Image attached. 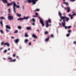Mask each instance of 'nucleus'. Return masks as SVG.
Instances as JSON below:
<instances>
[{"label":"nucleus","mask_w":76,"mask_h":76,"mask_svg":"<svg viewBox=\"0 0 76 76\" xmlns=\"http://www.w3.org/2000/svg\"><path fill=\"white\" fill-rule=\"evenodd\" d=\"M58 13H59V16H60V18H61V19H62L63 20H64L65 19H66V21H68V20H69V18L68 17H66V16H64L62 17L61 15V13L60 12L58 11Z\"/></svg>","instance_id":"1"},{"label":"nucleus","mask_w":76,"mask_h":76,"mask_svg":"<svg viewBox=\"0 0 76 76\" xmlns=\"http://www.w3.org/2000/svg\"><path fill=\"white\" fill-rule=\"evenodd\" d=\"M48 23H51V19L49 18L48 20L46 21V28H48L49 26H50L51 25V24H49Z\"/></svg>","instance_id":"2"},{"label":"nucleus","mask_w":76,"mask_h":76,"mask_svg":"<svg viewBox=\"0 0 76 76\" xmlns=\"http://www.w3.org/2000/svg\"><path fill=\"white\" fill-rule=\"evenodd\" d=\"M15 7H16L17 8H19L20 6L19 5H17L15 3V2H14V5L13 6V9L14 12L15 13H16V9H15Z\"/></svg>","instance_id":"3"},{"label":"nucleus","mask_w":76,"mask_h":76,"mask_svg":"<svg viewBox=\"0 0 76 76\" xmlns=\"http://www.w3.org/2000/svg\"><path fill=\"white\" fill-rule=\"evenodd\" d=\"M28 3H33V4H36V2L38 1V0H27Z\"/></svg>","instance_id":"4"},{"label":"nucleus","mask_w":76,"mask_h":76,"mask_svg":"<svg viewBox=\"0 0 76 76\" xmlns=\"http://www.w3.org/2000/svg\"><path fill=\"white\" fill-rule=\"evenodd\" d=\"M29 19V17L27 16V17H24V18H20L18 19V20H23V19H25L26 20H27Z\"/></svg>","instance_id":"5"},{"label":"nucleus","mask_w":76,"mask_h":76,"mask_svg":"<svg viewBox=\"0 0 76 76\" xmlns=\"http://www.w3.org/2000/svg\"><path fill=\"white\" fill-rule=\"evenodd\" d=\"M39 19L40 23H41L42 25V26H44V21L41 18H40V17H39Z\"/></svg>","instance_id":"6"},{"label":"nucleus","mask_w":76,"mask_h":76,"mask_svg":"<svg viewBox=\"0 0 76 76\" xmlns=\"http://www.w3.org/2000/svg\"><path fill=\"white\" fill-rule=\"evenodd\" d=\"M63 22H62V24L63 27H65V29H67V27L66 26H65V25H66V22H65V20H63Z\"/></svg>","instance_id":"7"},{"label":"nucleus","mask_w":76,"mask_h":76,"mask_svg":"<svg viewBox=\"0 0 76 76\" xmlns=\"http://www.w3.org/2000/svg\"><path fill=\"white\" fill-rule=\"evenodd\" d=\"M66 9H67V13H69L70 12V7H65L64 10H66Z\"/></svg>","instance_id":"8"},{"label":"nucleus","mask_w":76,"mask_h":76,"mask_svg":"<svg viewBox=\"0 0 76 76\" xmlns=\"http://www.w3.org/2000/svg\"><path fill=\"white\" fill-rule=\"evenodd\" d=\"M8 59L11 60L9 61V62H15V61H16V59H14L13 60H12V58H8Z\"/></svg>","instance_id":"9"},{"label":"nucleus","mask_w":76,"mask_h":76,"mask_svg":"<svg viewBox=\"0 0 76 76\" xmlns=\"http://www.w3.org/2000/svg\"><path fill=\"white\" fill-rule=\"evenodd\" d=\"M8 18L10 20H13V17L12 16H9L8 17Z\"/></svg>","instance_id":"10"},{"label":"nucleus","mask_w":76,"mask_h":76,"mask_svg":"<svg viewBox=\"0 0 76 76\" xmlns=\"http://www.w3.org/2000/svg\"><path fill=\"white\" fill-rule=\"evenodd\" d=\"M14 2H15L14 1L12 2L10 4L9 3H8L7 4V6H10V5H12V4H13V6L14 5Z\"/></svg>","instance_id":"11"},{"label":"nucleus","mask_w":76,"mask_h":76,"mask_svg":"<svg viewBox=\"0 0 76 76\" xmlns=\"http://www.w3.org/2000/svg\"><path fill=\"white\" fill-rule=\"evenodd\" d=\"M4 45H7V47H9L10 46V45H9V44L8 42L5 43L4 44Z\"/></svg>","instance_id":"12"},{"label":"nucleus","mask_w":76,"mask_h":76,"mask_svg":"<svg viewBox=\"0 0 76 76\" xmlns=\"http://www.w3.org/2000/svg\"><path fill=\"white\" fill-rule=\"evenodd\" d=\"M32 37L35 39H37V37L34 34H33L32 35Z\"/></svg>","instance_id":"13"},{"label":"nucleus","mask_w":76,"mask_h":76,"mask_svg":"<svg viewBox=\"0 0 76 76\" xmlns=\"http://www.w3.org/2000/svg\"><path fill=\"white\" fill-rule=\"evenodd\" d=\"M68 16L69 17H70L71 19H73V16H74L73 15V14L72 15L70 14H69Z\"/></svg>","instance_id":"14"},{"label":"nucleus","mask_w":76,"mask_h":76,"mask_svg":"<svg viewBox=\"0 0 76 76\" xmlns=\"http://www.w3.org/2000/svg\"><path fill=\"white\" fill-rule=\"evenodd\" d=\"M50 39V37H48V38H46L45 40V41L46 42H48L49 41V39Z\"/></svg>","instance_id":"15"},{"label":"nucleus","mask_w":76,"mask_h":76,"mask_svg":"<svg viewBox=\"0 0 76 76\" xmlns=\"http://www.w3.org/2000/svg\"><path fill=\"white\" fill-rule=\"evenodd\" d=\"M27 30L28 31L29 30H32V28L31 27H26Z\"/></svg>","instance_id":"16"},{"label":"nucleus","mask_w":76,"mask_h":76,"mask_svg":"<svg viewBox=\"0 0 76 76\" xmlns=\"http://www.w3.org/2000/svg\"><path fill=\"white\" fill-rule=\"evenodd\" d=\"M2 2L4 3H7V0H2Z\"/></svg>","instance_id":"17"},{"label":"nucleus","mask_w":76,"mask_h":76,"mask_svg":"<svg viewBox=\"0 0 76 76\" xmlns=\"http://www.w3.org/2000/svg\"><path fill=\"white\" fill-rule=\"evenodd\" d=\"M19 39H17L15 40V42L16 44H17V43H18V42H19Z\"/></svg>","instance_id":"18"},{"label":"nucleus","mask_w":76,"mask_h":76,"mask_svg":"<svg viewBox=\"0 0 76 76\" xmlns=\"http://www.w3.org/2000/svg\"><path fill=\"white\" fill-rule=\"evenodd\" d=\"M6 28H7L6 29H10L11 28H10V27L8 26V25H6Z\"/></svg>","instance_id":"19"},{"label":"nucleus","mask_w":76,"mask_h":76,"mask_svg":"<svg viewBox=\"0 0 76 76\" xmlns=\"http://www.w3.org/2000/svg\"><path fill=\"white\" fill-rule=\"evenodd\" d=\"M0 23L1 25V27H3V22L2 21H0Z\"/></svg>","instance_id":"20"},{"label":"nucleus","mask_w":76,"mask_h":76,"mask_svg":"<svg viewBox=\"0 0 76 76\" xmlns=\"http://www.w3.org/2000/svg\"><path fill=\"white\" fill-rule=\"evenodd\" d=\"M63 4H66V6H68V5H69V4L67 2H64Z\"/></svg>","instance_id":"21"},{"label":"nucleus","mask_w":76,"mask_h":76,"mask_svg":"<svg viewBox=\"0 0 76 76\" xmlns=\"http://www.w3.org/2000/svg\"><path fill=\"white\" fill-rule=\"evenodd\" d=\"M16 15L17 16H18V17H20V16H21V15L19 14L18 13L16 14Z\"/></svg>","instance_id":"22"},{"label":"nucleus","mask_w":76,"mask_h":76,"mask_svg":"<svg viewBox=\"0 0 76 76\" xmlns=\"http://www.w3.org/2000/svg\"><path fill=\"white\" fill-rule=\"evenodd\" d=\"M39 9H37L35 10L34 12H39Z\"/></svg>","instance_id":"23"},{"label":"nucleus","mask_w":76,"mask_h":76,"mask_svg":"<svg viewBox=\"0 0 76 76\" xmlns=\"http://www.w3.org/2000/svg\"><path fill=\"white\" fill-rule=\"evenodd\" d=\"M28 40L26 39L24 41V42L25 43H26L27 42H28Z\"/></svg>","instance_id":"24"},{"label":"nucleus","mask_w":76,"mask_h":76,"mask_svg":"<svg viewBox=\"0 0 76 76\" xmlns=\"http://www.w3.org/2000/svg\"><path fill=\"white\" fill-rule=\"evenodd\" d=\"M18 28L19 29H22V27L20 26H18Z\"/></svg>","instance_id":"25"},{"label":"nucleus","mask_w":76,"mask_h":76,"mask_svg":"<svg viewBox=\"0 0 76 76\" xmlns=\"http://www.w3.org/2000/svg\"><path fill=\"white\" fill-rule=\"evenodd\" d=\"M31 21H33L34 22H35V20H34V18H33L32 20H31Z\"/></svg>","instance_id":"26"},{"label":"nucleus","mask_w":76,"mask_h":76,"mask_svg":"<svg viewBox=\"0 0 76 76\" xmlns=\"http://www.w3.org/2000/svg\"><path fill=\"white\" fill-rule=\"evenodd\" d=\"M48 31H45V34H46V35H47V34H48Z\"/></svg>","instance_id":"27"},{"label":"nucleus","mask_w":76,"mask_h":76,"mask_svg":"<svg viewBox=\"0 0 76 76\" xmlns=\"http://www.w3.org/2000/svg\"><path fill=\"white\" fill-rule=\"evenodd\" d=\"M76 1V0H70L69 1H71V2H73V1Z\"/></svg>","instance_id":"28"},{"label":"nucleus","mask_w":76,"mask_h":76,"mask_svg":"<svg viewBox=\"0 0 76 76\" xmlns=\"http://www.w3.org/2000/svg\"><path fill=\"white\" fill-rule=\"evenodd\" d=\"M1 19H5V18H4L3 17H0Z\"/></svg>","instance_id":"29"},{"label":"nucleus","mask_w":76,"mask_h":76,"mask_svg":"<svg viewBox=\"0 0 76 76\" xmlns=\"http://www.w3.org/2000/svg\"><path fill=\"white\" fill-rule=\"evenodd\" d=\"M25 37H28V34H27V33H26L25 34Z\"/></svg>","instance_id":"30"},{"label":"nucleus","mask_w":76,"mask_h":76,"mask_svg":"<svg viewBox=\"0 0 76 76\" xmlns=\"http://www.w3.org/2000/svg\"><path fill=\"white\" fill-rule=\"evenodd\" d=\"M66 36L67 37H69L70 36V34H67L66 35Z\"/></svg>","instance_id":"31"},{"label":"nucleus","mask_w":76,"mask_h":76,"mask_svg":"<svg viewBox=\"0 0 76 76\" xmlns=\"http://www.w3.org/2000/svg\"><path fill=\"white\" fill-rule=\"evenodd\" d=\"M18 30H16L14 32V33L15 34H16V33H18Z\"/></svg>","instance_id":"32"},{"label":"nucleus","mask_w":76,"mask_h":76,"mask_svg":"<svg viewBox=\"0 0 76 76\" xmlns=\"http://www.w3.org/2000/svg\"><path fill=\"white\" fill-rule=\"evenodd\" d=\"M16 56V53H15V54H14L13 55V57H15Z\"/></svg>","instance_id":"33"},{"label":"nucleus","mask_w":76,"mask_h":76,"mask_svg":"<svg viewBox=\"0 0 76 76\" xmlns=\"http://www.w3.org/2000/svg\"><path fill=\"white\" fill-rule=\"evenodd\" d=\"M67 28H68V29H70V28H71V26H68L67 27Z\"/></svg>","instance_id":"34"},{"label":"nucleus","mask_w":76,"mask_h":76,"mask_svg":"<svg viewBox=\"0 0 76 76\" xmlns=\"http://www.w3.org/2000/svg\"><path fill=\"white\" fill-rule=\"evenodd\" d=\"M8 11H9V13H10L11 12V11H10V9H9L8 10Z\"/></svg>","instance_id":"35"},{"label":"nucleus","mask_w":76,"mask_h":76,"mask_svg":"<svg viewBox=\"0 0 76 76\" xmlns=\"http://www.w3.org/2000/svg\"><path fill=\"white\" fill-rule=\"evenodd\" d=\"M35 15H36V17H37V16H38V13H36L35 14Z\"/></svg>","instance_id":"36"},{"label":"nucleus","mask_w":76,"mask_h":76,"mask_svg":"<svg viewBox=\"0 0 76 76\" xmlns=\"http://www.w3.org/2000/svg\"><path fill=\"white\" fill-rule=\"evenodd\" d=\"M0 31L1 32V34H3V31L2 30H0Z\"/></svg>","instance_id":"37"},{"label":"nucleus","mask_w":76,"mask_h":76,"mask_svg":"<svg viewBox=\"0 0 76 76\" xmlns=\"http://www.w3.org/2000/svg\"><path fill=\"white\" fill-rule=\"evenodd\" d=\"M68 32H72V31L71 30H68Z\"/></svg>","instance_id":"38"},{"label":"nucleus","mask_w":76,"mask_h":76,"mask_svg":"<svg viewBox=\"0 0 76 76\" xmlns=\"http://www.w3.org/2000/svg\"><path fill=\"white\" fill-rule=\"evenodd\" d=\"M50 37H52V38H53V37H54V36H53V34H51L50 35Z\"/></svg>","instance_id":"39"},{"label":"nucleus","mask_w":76,"mask_h":76,"mask_svg":"<svg viewBox=\"0 0 76 76\" xmlns=\"http://www.w3.org/2000/svg\"><path fill=\"white\" fill-rule=\"evenodd\" d=\"M6 31L7 32H9V30H7V28L6 29Z\"/></svg>","instance_id":"40"},{"label":"nucleus","mask_w":76,"mask_h":76,"mask_svg":"<svg viewBox=\"0 0 76 76\" xmlns=\"http://www.w3.org/2000/svg\"><path fill=\"white\" fill-rule=\"evenodd\" d=\"M28 45H31V42H29Z\"/></svg>","instance_id":"41"},{"label":"nucleus","mask_w":76,"mask_h":76,"mask_svg":"<svg viewBox=\"0 0 76 76\" xmlns=\"http://www.w3.org/2000/svg\"><path fill=\"white\" fill-rule=\"evenodd\" d=\"M7 52V50H5L4 51V53H6Z\"/></svg>","instance_id":"42"},{"label":"nucleus","mask_w":76,"mask_h":76,"mask_svg":"<svg viewBox=\"0 0 76 76\" xmlns=\"http://www.w3.org/2000/svg\"><path fill=\"white\" fill-rule=\"evenodd\" d=\"M59 25H60V26H61V24L60 23H59Z\"/></svg>","instance_id":"43"},{"label":"nucleus","mask_w":76,"mask_h":76,"mask_svg":"<svg viewBox=\"0 0 76 76\" xmlns=\"http://www.w3.org/2000/svg\"><path fill=\"white\" fill-rule=\"evenodd\" d=\"M12 39H14V38H15V37H11Z\"/></svg>","instance_id":"44"},{"label":"nucleus","mask_w":76,"mask_h":76,"mask_svg":"<svg viewBox=\"0 0 76 76\" xmlns=\"http://www.w3.org/2000/svg\"><path fill=\"white\" fill-rule=\"evenodd\" d=\"M73 43L76 45V42H74Z\"/></svg>","instance_id":"45"},{"label":"nucleus","mask_w":76,"mask_h":76,"mask_svg":"<svg viewBox=\"0 0 76 76\" xmlns=\"http://www.w3.org/2000/svg\"><path fill=\"white\" fill-rule=\"evenodd\" d=\"M2 49H3V48H0V50H2Z\"/></svg>","instance_id":"46"},{"label":"nucleus","mask_w":76,"mask_h":76,"mask_svg":"<svg viewBox=\"0 0 76 76\" xmlns=\"http://www.w3.org/2000/svg\"><path fill=\"white\" fill-rule=\"evenodd\" d=\"M75 15H76V14H73V15H72L73 16H75Z\"/></svg>","instance_id":"47"},{"label":"nucleus","mask_w":76,"mask_h":76,"mask_svg":"<svg viewBox=\"0 0 76 76\" xmlns=\"http://www.w3.org/2000/svg\"><path fill=\"white\" fill-rule=\"evenodd\" d=\"M1 45H3V42H2L1 43Z\"/></svg>","instance_id":"48"},{"label":"nucleus","mask_w":76,"mask_h":76,"mask_svg":"<svg viewBox=\"0 0 76 76\" xmlns=\"http://www.w3.org/2000/svg\"><path fill=\"white\" fill-rule=\"evenodd\" d=\"M33 17H34V18H36V17H37L36 16H35V15H33Z\"/></svg>","instance_id":"49"},{"label":"nucleus","mask_w":76,"mask_h":76,"mask_svg":"<svg viewBox=\"0 0 76 76\" xmlns=\"http://www.w3.org/2000/svg\"><path fill=\"white\" fill-rule=\"evenodd\" d=\"M37 31L38 32H39V30H38V29H37Z\"/></svg>","instance_id":"50"},{"label":"nucleus","mask_w":76,"mask_h":76,"mask_svg":"<svg viewBox=\"0 0 76 76\" xmlns=\"http://www.w3.org/2000/svg\"><path fill=\"white\" fill-rule=\"evenodd\" d=\"M32 25H35V23H33Z\"/></svg>","instance_id":"51"},{"label":"nucleus","mask_w":76,"mask_h":76,"mask_svg":"<svg viewBox=\"0 0 76 76\" xmlns=\"http://www.w3.org/2000/svg\"><path fill=\"white\" fill-rule=\"evenodd\" d=\"M65 0H63V3H64V2H65L64 1H65Z\"/></svg>","instance_id":"52"},{"label":"nucleus","mask_w":76,"mask_h":76,"mask_svg":"<svg viewBox=\"0 0 76 76\" xmlns=\"http://www.w3.org/2000/svg\"><path fill=\"white\" fill-rule=\"evenodd\" d=\"M10 50V48H9L8 49V51H9Z\"/></svg>","instance_id":"53"},{"label":"nucleus","mask_w":76,"mask_h":76,"mask_svg":"<svg viewBox=\"0 0 76 76\" xmlns=\"http://www.w3.org/2000/svg\"><path fill=\"white\" fill-rule=\"evenodd\" d=\"M61 7H63V8H64V6H63V5H61Z\"/></svg>","instance_id":"54"},{"label":"nucleus","mask_w":76,"mask_h":76,"mask_svg":"<svg viewBox=\"0 0 76 76\" xmlns=\"http://www.w3.org/2000/svg\"><path fill=\"white\" fill-rule=\"evenodd\" d=\"M72 13H74L73 14H75V13L74 12H73Z\"/></svg>","instance_id":"55"},{"label":"nucleus","mask_w":76,"mask_h":76,"mask_svg":"<svg viewBox=\"0 0 76 76\" xmlns=\"http://www.w3.org/2000/svg\"><path fill=\"white\" fill-rule=\"evenodd\" d=\"M24 7L23 6V8H22V9H23H23H24Z\"/></svg>","instance_id":"56"},{"label":"nucleus","mask_w":76,"mask_h":76,"mask_svg":"<svg viewBox=\"0 0 76 76\" xmlns=\"http://www.w3.org/2000/svg\"><path fill=\"white\" fill-rule=\"evenodd\" d=\"M3 59H4V60H6V59L4 58H3Z\"/></svg>","instance_id":"57"},{"label":"nucleus","mask_w":76,"mask_h":76,"mask_svg":"<svg viewBox=\"0 0 76 76\" xmlns=\"http://www.w3.org/2000/svg\"><path fill=\"white\" fill-rule=\"evenodd\" d=\"M33 41H34L35 42V40H34Z\"/></svg>","instance_id":"58"},{"label":"nucleus","mask_w":76,"mask_h":76,"mask_svg":"<svg viewBox=\"0 0 76 76\" xmlns=\"http://www.w3.org/2000/svg\"><path fill=\"white\" fill-rule=\"evenodd\" d=\"M21 48H22L21 47H20V49H21Z\"/></svg>","instance_id":"59"},{"label":"nucleus","mask_w":76,"mask_h":76,"mask_svg":"<svg viewBox=\"0 0 76 76\" xmlns=\"http://www.w3.org/2000/svg\"><path fill=\"white\" fill-rule=\"evenodd\" d=\"M60 20V21H61V19L60 20Z\"/></svg>","instance_id":"60"},{"label":"nucleus","mask_w":76,"mask_h":76,"mask_svg":"<svg viewBox=\"0 0 76 76\" xmlns=\"http://www.w3.org/2000/svg\"><path fill=\"white\" fill-rule=\"evenodd\" d=\"M7 54H8V55H9V53H7Z\"/></svg>","instance_id":"61"},{"label":"nucleus","mask_w":76,"mask_h":76,"mask_svg":"<svg viewBox=\"0 0 76 76\" xmlns=\"http://www.w3.org/2000/svg\"><path fill=\"white\" fill-rule=\"evenodd\" d=\"M17 4H19V3L18 2L17 3Z\"/></svg>","instance_id":"62"},{"label":"nucleus","mask_w":76,"mask_h":76,"mask_svg":"<svg viewBox=\"0 0 76 76\" xmlns=\"http://www.w3.org/2000/svg\"><path fill=\"white\" fill-rule=\"evenodd\" d=\"M16 58H18V56H16Z\"/></svg>","instance_id":"63"},{"label":"nucleus","mask_w":76,"mask_h":76,"mask_svg":"<svg viewBox=\"0 0 76 76\" xmlns=\"http://www.w3.org/2000/svg\"><path fill=\"white\" fill-rule=\"evenodd\" d=\"M8 15H9V16H10V14H8Z\"/></svg>","instance_id":"64"}]
</instances>
